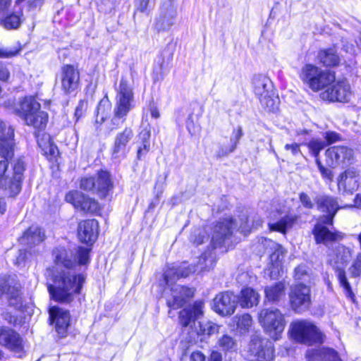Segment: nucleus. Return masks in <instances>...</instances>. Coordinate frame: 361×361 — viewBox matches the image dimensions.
<instances>
[{
  "instance_id": "nucleus-55",
  "label": "nucleus",
  "mask_w": 361,
  "mask_h": 361,
  "mask_svg": "<svg viewBox=\"0 0 361 361\" xmlns=\"http://www.w3.org/2000/svg\"><path fill=\"white\" fill-rule=\"evenodd\" d=\"M285 149L290 151L291 154L293 156H297L302 154L300 149V145L297 143L286 144L285 145Z\"/></svg>"
},
{
  "instance_id": "nucleus-41",
  "label": "nucleus",
  "mask_w": 361,
  "mask_h": 361,
  "mask_svg": "<svg viewBox=\"0 0 361 361\" xmlns=\"http://www.w3.org/2000/svg\"><path fill=\"white\" fill-rule=\"evenodd\" d=\"M214 264V256L212 253H204L200 257L197 264L195 266L197 271L202 272L212 269Z\"/></svg>"
},
{
  "instance_id": "nucleus-42",
  "label": "nucleus",
  "mask_w": 361,
  "mask_h": 361,
  "mask_svg": "<svg viewBox=\"0 0 361 361\" xmlns=\"http://www.w3.org/2000/svg\"><path fill=\"white\" fill-rule=\"evenodd\" d=\"M218 345L224 351H235L237 349V341L228 334H224L219 337Z\"/></svg>"
},
{
  "instance_id": "nucleus-30",
  "label": "nucleus",
  "mask_w": 361,
  "mask_h": 361,
  "mask_svg": "<svg viewBox=\"0 0 361 361\" xmlns=\"http://www.w3.org/2000/svg\"><path fill=\"white\" fill-rule=\"evenodd\" d=\"M44 238V231L38 226H32L24 232L23 236L20 238V242L23 245L32 246L39 244Z\"/></svg>"
},
{
  "instance_id": "nucleus-26",
  "label": "nucleus",
  "mask_w": 361,
  "mask_h": 361,
  "mask_svg": "<svg viewBox=\"0 0 361 361\" xmlns=\"http://www.w3.org/2000/svg\"><path fill=\"white\" fill-rule=\"evenodd\" d=\"M262 243L265 244H274V251L270 255V276L276 277L282 269V261L284 258L285 250L279 245L274 243L271 240L264 239Z\"/></svg>"
},
{
  "instance_id": "nucleus-62",
  "label": "nucleus",
  "mask_w": 361,
  "mask_h": 361,
  "mask_svg": "<svg viewBox=\"0 0 361 361\" xmlns=\"http://www.w3.org/2000/svg\"><path fill=\"white\" fill-rule=\"evenodd\" d=\"M11 6V0H0V12L6 11Z\"/></svg>"
},
{
  "instance_id": "nucleus-10",
  "label": "nucleus",
  "mask_w": 361,
  "mask_h": 361,
  "mask_svg": "<svg viewBox=\"0 0 361 361\" xmlns=\"http://www.w3.org/2000/svg\"><path fill=\"white\" fill-rule=\"evenodd\" d=\"M291 309L296 313L307 310L311 305L310 288L309 285L295 283L290 287L288 294Z\"/></svg>"
},
{
  "instance_id": "nucleus-60",
  "label": "nucleus",
  "mask_w": 361,
  "mask_h": 361,
  "mask_svg": "<svg viewBox=\"0 0 361 361\" xmlns=\"http://www.w3.org/2000/svg\"><path fill=\"white\" fill-rule=\"evenodd\" d=\"M10 76L8 70L4 66L0 65V80L6 81Z\"/></svg>"
},
{
  "instance_id": "nucleus-29",
  "label": "nucleus",
  "mask_w": 361,
  "mask_h": 361,
  "mask_svg": "<svg viewBox=\"0 0 361 361\" xmlns=\"http://www.w3.org/2000/svg\"><path fill=\"white\" fill-rule=\"evenodd\" d=\"M197 271L195 266L190 265L187 266L185 263H183L178 269H169L165 271L164 274V279L165 283L167 285L172 283V282L178 278L187 277L190 274Z\"/></svg>"
},
{
  "instance_id": "nucleus-47",
  "label": "nucleus",
  "mask_w": 361,
  "mask_h": 361,
  "mask_svg": "<svg viewBox=\"0 0 361 361\" xmlns=\"http://www.w3.org/2000/svg\"><path fill=\"white\" fill-rule=\"evenodd\" d=\"M353 250L344 245H339L336 250V255L338 261L342 264L348 263L352 257Z\"/></svg>"
},
{
  "instance_id": "nucleus-45",
  "label": "nucleus",
  "mask_w": 361,
  "mask_h": 361,
  "mask_svg": "<svg viewBox=\"0 0 361 361\" xmlns=\"http://www.w3.org/2000/svg\"><path fill=\"white\" fill-rule=\"evenodd\" d=\"M313 157H319L320 152L326 147L324 141L319 139H312L306 144Z\"/></svg>"
},
{
  "instance_id": "nucleus-48",
  "label": "nucleus",
  "mask_w": 361,
  "mask_h": 361,
  "mask_svg": "<svg viewBox=\"0 0 361 361\" xmlns=\"http://www.w3.org/2000/svg\"><path fill=\"white\" fill-rule=\"evenodd\" d=\"M140 136L142 140V146L139 147V148L137 149V156L139 159H141L142 155L146 154L149 151V143L148 140H149V138L150 136L149 131L145 130L144 132H142L140 133Z\"/></svg>"
},
{
  "instance_id": "nucleus-53",
  "label": "nucleus",
  "mask_w": 361,
  "mask_h": 361,
  "mask_svg": "<svg viewBox=\"0 0 361 361\" xmlns=\"http://www.w3.org/2000/svg\"><path fill=\"white\" fill-rule=\"evenodd\" d=\"M324 138L327 145L333 144L341 140V135L334 131H327L324 133Z\"/></svg>"
},
{
  "instance_id": "nucleus-7",
  "label": "nucleus",
  "mask_w": 361,
  "mask_h": 361,
  "mask_svg": "<svg viewBox=\"0 0 361 361\" xmlns=\"http://www.w3.org/2000/svg\"><path fill=\"white\" fill-rule=\"evenodd\" d=\"M80 188L96 194L100 198H105L109 195L114 185L109 173L102 170L94 176L82 177Z\"/></svg>"
},
{
  "instance_id": "nucleus-1",
  "label": "nucleus",
  "mask_w": 361,
  "mask_h": 361,
  "mask_svg": "<svg viewBox=\"0 0 361 361\" xmlns=\"http://www.w3.org/2000/svg\"><path fill=\"white\" fill-rule=\"evenodd\" d=\"M90 249L78 247L71 249L63 246L55 247L52 251L54 265L47 270L51 283L48 285L51 298L59 302L70 303L75 295L80 293L85 277L76 274L73 268L77 264L87 265L90 262Z\"/></svg>"
},
{
  "instance_id": "nucleus-5",
  "label": "nucleus",
  "mask_w": 361,
  "mask_h": 361,
  "mask_svg": "<svg viewBox=\"0 0 361 361\" xmlns=\"http://www.w3.org/2000/svg\"><path fill=\"white\" fill-rule=\"evenodd\" d=\"M116 90V106L112 121L114 124L118 125L119 123H117L118 120L122 119L121 123H123L126 120L125 117L134 106V93L133 87L125 76L121 77Z\"/></svg>"
},
{
  "instance_id": "nucleus-40",
  "label": "nucleus",
  "mask_w": 361,
  "mask_h": 361,
  "mask_svg": "<svg viewBox=\"0 0 361 361\" xmlns=\"http://www.w3.org/2000/svg\"><path fill=\"white\" fill-rule=\"evenodd\" d=\"M294 279L296 283L308 285L312 282L310 272L305 265H299L295 269Z\"/></svg>"
},
{
  "instance_id": "nucleus-64",
  "label": "nucleus",
  "mask_w": 361,
  "mask_h": 361,
  "mask_svg": "<svg viewBox=\"0 0 361 361\" xmlns=\"http://www.w3.org/2000/svg\"><path fill=\"white\" fill-rule=\"evenodd\" d=\"M319 171L324 177L329 178V176L331 175L330 170L325 168L324 166H322V167H320V169H319Z\"/></svg>"
},
{
  "instance_id": "nucleus-18",
  "label": "nucleus",
  "mask_w": 361,
  "mask_h": 361,
  "mask_svg": "<svg viewBox=\"0 0 361 361\" xmlns=\"http://www.w3.org/2000/svg\"><path fill=\"white\" fill-rule=\"evenodd\" d=\"M360 173L354 168H350L342 173L338 178L339 190L352 194L356 191L360 185Z\"/></svg>"
},
{
  "instance_id": "nucleus-36",
  "label": "nucleus",
  "mask_w": 361,
  "mask_h": 361,
  "mask_svg": "<svg viewBox=\"0 0 361 361\" xmlns=\"http://www.w3.org/2000/svg\"><path fill=\"white\" fill-rule=\"evenodd\" d=\"M295 218L293 216L286 215L276 222H269L268 225L271 231L285 233L287 229L292 227Z\"/></svg>"
},
{
  "instance_id": "nucleus-21",
  "label": "nucleus",
  "mask_w": 361,
  "mask_h": 361,
  "mask_svg": "<svg viewBox=\"0 0 361 361\" xmlns=\"http://www.w3.org/2000/svg\"><path fill=\"white\" fill-rule=\"evenodd\" d=\"M49 315L57 333L64 336L70 325L71 317L68 310L54 306L49 309Z\"/></svg>"
},
{
  "instance_id": "nucleus-51",
  "label": "nucleus",
  "mask_w": 361,
  "mask_h": 361,
  "mask_svg": "<svg viewBox=\"0 0 361 361\" xmlns=\"http://www.w3.org/2000/svg\"><path fill=\"white\" fill-rule=\"evenodd\" d=\"M19 51L18 49L0 47V58H11L16 56Z\"/></svg>"
},
{
  "instance_id": "nucleus-9",
  "label": "nucleus",
  "mask_w": 361,
  "mask_h": 361,
  "mask_svg": "<svg viewBox=\"0 0 361 361\" xmlns=\"http://www.w3.org/2000/svg\"><path fill=\"white\" fill-rule=\"evenodd\" d=\"M259 322L264 331L274 340H278L286 326L283 314L276 308L262 310L258 316Z\"/></svg>"
},
{
  "instance_id": "nucleus-32",
  "label": "nucleus",
  "mask_w": 361,
  "mask_h": 361,
  "mask_svg": "<svg viewBox=\"0 0 361 361\" xmlns=\"http://www.w3.org/2000/svg\"><path fill=\"white\" fill-rule=\"evenodd\" d=\"M8 154H1L0 153V188L9 190L12 183L11 178L6 175L8 167V160L14 155L13 149H11Z\"/></svg>"
},
{
  "instance_id": "nucleus-56",
  "label": "nucleus",
  "mask_w": 361,
  "mask_h": 361,
  "mask_svg": "<svg viewBox=\"0 0 361 361\" xmlns=\"http://www.w3.org/2000/svg\"><path fill=\"white\" fill-rule=\"evenodd\" d=\"M300 200L302 204L306 208L311 209L314 206L310 197L304 192L300 195Z\"/></svg>"
},
{
  "instance_id": "nucleus-49",
  "label": "nucleus",
  "mask_w": 361,
  "mask_h": 361,
  "mask_svg": "<svg viewBox=\"0 0 361 361\" xmlns=\"http://www.w3.org/2000/svg\"><path fill=\"white\" fill-rule=\"evenodd\" d=\"M352 276L354 277L360 276L361 274V252L357 253L349 269Z\"/></svg>"
},
{
  "instance_id": "nucleus-17",
  "label": "nucleus",
  "mask_w": 361,
  "mask_h": 361,
  "mask_svg": "<svg viewBox=\"0 0 361 361\" xmlns=\"http://www.w3.org/2000/svg\"><path fill=\"white\" fill-rule=\"evenodd\" d=\"M80 73L72 65H64L61 68V88L66 94L73 92L79 85Z\"/></svg>"
},
{
  "instance_id": "nucleus-33",
  "label": "nucleus",
  "mask_w": 361,
  "mask_h": 361,
  "mask_svg": "<svg viewBox=\"0 0 361 361\" xmlns=\"http://www.w3.org/2000/svg\"><path fill=\"white\" fill-rule=\"evenodd\" d=\"M259 294L251 288H243L238 298V302L243 308H250L259 303Z\"/></svg>"
},
{
  "instance_id": "nucleus-4",
  "label": "nucleus",
  "mask_w": 361,
  "mask_h": 361,
  "mask_svg": "<svg viewBox=\"0 0 361 361\" xmlns=\"http://www.w3.org/2000/svg\"><path fill=\"white\" fill-rule=\"evenodd\" d=\"M251 83L252 90L262 106L269 111L277 109L279 99L271 80L266 75L258 74L252 78Z\"/></svg>"
},
{
  "instance_id": "nucleus-25",
  "label": "nucleus",
  "mask_w": 361,
  "mask_h": 361,
  "mask_svg": "<svg viewBox=\"0 0 361 361\" xmlns=\"http://www.w3.org/2000/svg\"><path fill=\"white\" fill-rule=\"evenodd\" d=\"M6 294L10 306L16 310H21L24 307V298L22 286L20 283L8 281L6 287Z\"/></svg>"
},
{
  "instance_id": "nucleus-20",
  "label": "nucleus",
  "mask_w": 361,
  "mask_h": 361,
  "mask_svg": "<svg viewBox=\"0 0 361 361\" xmlns=\"http://www.w3.org/2000/svg\"><path fill=\"white\" fill-rule=\"evenodd\" d=\"M99 234V223L95 219H87L79 223L78 235L80 240L85 243H93Z\"/></svg>"
},
{
  "instance_id": "nucleus-12",
  "label": "nucleus",
  "mask_w": 361,
  "mask_h": 361,
  "mask_svg": "<svg viewBox=\"0 0 361 361\" xmlns=\"http://www.w3.org/2000/svg\"><path fill=\"white\" fill-rule=\"evenodd\" d=\"M65 200L80 211L91 214H98L100 212L101 208L99 202L80 191L72 190L68 192L66 195Z\"/></svg>"
},
{
  "instance_id": "nucleus-19",
  "label": "nucleus",
  "mask_w": 361,
  "mask_h": 361,
  "mask_svg": "<svg viewBox=\"0 0 361 361\" xmlns=\"http://www.w3.org/2000/svg\"><path fill=\"white\" fill-rule=\"evenodd\" d=\"M133 137V130L130 127H126L117 133L112 147V157L114 159L123 157L126 155L128 151L127 146Z\"/></svg>"
},
{
  "instance_id": "nucleus-58",
  "label": "nucleus",
  "mask_w": 361,
  "mask_h": 361,
  "mask_svg": "<svg viewBox=\"0 0 361 361\" xmlns=\"http://www.w3.org/2000/svg\"><path fill=\"white\" fill-rule=\"evenodd\" d=\"M342 49L347 53H352L354 51V46L352 43L348 40L343 39L342 41Z\"/></svg>"
},
{
  "instance_id": "nucleus-34",
  "label": "nucleus",
  "mask_w": 361,
  "mask_h": 361,
  "mask_svg": "<svg viewBox=\"0 0 361 361\" xmlns=\"http://www.w3.org/2000/svg\"><path fill=\"white\" fill-rule=\"evenodd\" d=\"M319 61L325 66H336L339 64L340 58L334 48L322 49L317 56Z\"/></svg>"
},
{
  "instance_id": "nucleus-22",
  "label": "nucleus",
  "mask_w": 361,
  "mask_h": 361,
  "mask_svg": "<svg viewBox=\"0 0 361 361\" xmlns=\"http://www.w3.org/2000/svg\"><path fill=\"white\" fill-rule=\"evenodd\" d=\"M195 290L180 285H175L171 288V299L167 300L169 307L177 309L182 307L193 297Z\"/></svg>"
},
{
  "instance_id": "nucleus-39",
  "label": "nucleus",
  "mask_w": 361,
  "mask_h": 361,
  "mask_svg": "<svg viewBox=\"0 0 361 361\" xmlns=\"http://www.w3.org/2000/svg\"><path fill=\"white\" fill-rule=\"evenodd\" d=\"M233 322L236 324L237 330L241 334L248 331L252 324V317L248 314L236 315Z\"/></svg>"
},
{
  "instance_id": "nucleus-46",
  "label": "nucleus",
  "mask_w": 361,
  "mask_h": 361,
  "mask_svg": "<svg viewBox=\"0 0 361 361\" xmlns=\"http://www.w3.org/2000/svg\"><path fill=\"white\" fill-rule=\"evenodd\" d=\"M173 24V13L160 16L156 22V27L158 30H164L171 27Z\"/></svg>"
},
{
  "instance_id": "nucleus-57",
  "label": "nucleus",
  "mask_w": 361,
  "mask_h": 361,
  "mask_svg": "<svg viewBox=\"0 0 361 361\" xmlns=\"http://www.w3.org/2000/svg\"><path fill=\"white\" fill-rule=\"evenodd\" d=\"M190 361H205V355L200 351H195L190 355Z\"/></svg>"
},
{
  "instance_id": "nucleus-3",
  "label": "nucleus",
  "mask_w": 361,
  "mask_h": 361,
  "mask_svg": "<svg viewBox=\"0 0 361 361\" xmlns=\"http://www.w3.org/2000/svg\"><path fill=\"white\" fill-rule=\"evenodd\" d=\"M13 112L27 126L35 130L36 136H38L37 133L44 130L47 126L48 114L41 111L40 104L33 97L20 99L13 107Z\"/></svg>"
},
{
  "instance_id": "nucleus-59",
  "label": "nucleus",
  "mask_w": 361,
  "mask_h": 361,
  "mask_svg": "<svg viewBox=\"0 0 361 361\" xmlns=\"http://www.w3.org/2000/svg\"><path fill=\"white\" fill-rule=\"evenodd\" d=\"M205 361H222L221 354L217 351H212L209 357H205Z\"/></svg>"
},
{
  "instance_id": "nucleus-8",
  "label": "nucleus",
  "mask_w": 361,
  "mask_h": 361,
  "mask_svg": "<svg viewBox=\"0 0 361 361\" xmlns=\"http://www.w3.org/2000/svg\"><path fill=\"white\" fill-rule=\"evenodd\" d=\"M290 329L293 338L299 343L312 345L314 343L324 341V335L308 320H295L290 324Z\"/></svg>"
},
{
  "instance_id": "nucleus-15",
  "label": "nucleus",
  "mask_w": 361,
  "mask_h": 361,
  "mask_svg": "<svg viewBox=\"0 0 361 361\" xmlns=\"http://www.w3.org/2000/svg\"><path fill=\"white\" fill-rule=\"evenodd\" d=\"M329 166L336 167L339 164H348L353 159V152L345 146H334L325 152Z\"/></svg>"
},
{
  "instance_id": "nucleus-6",
  "label": "nucleus",
  "mask_w": 361,
  "mask_h": 361,
  "mask_svg": "<svg viewBox=\"0 0 361 361\" xmlns=\"http://www.w3.org/2000/svg\"><path fill=\"white\" fill-rule=\"evenodd\" d=\"M300 77L312 91L318 92L334 82L335 73L313 64H306L302 68Z\"/></svg>"
},
{
  "instance_id": "nucleus-31",
  "label": "nucleus",
  "mask_w": 361,
  "mask_h": 361,
  "mask_svg": "<svg viewBox=\"0 0 361 361\" xmlns=\"http://www.w3.org/2000/svg\"><path fill=\"white\" fill-rule=\"evenodd\" d=\"M25 170V163L22 159H18L13 165V176L11 178L12 183L10 186V195H15L21 190V181Z\"/></svg>"
},
{
  "instance_id": "nucleus-13",
  "label": "nucleus",
  "mask_w": 361,
  "mask_h": 361,
  "mask_svg": "<svg viewBox=\"0 0 361 361\" xmlns=\"http://www.w3.org/2000/svg\"><path fill=\"white\" fill-rule=\"evenodd\" d=\"M237 226L232 219H226L217 223L213 228L211 245L213 248L226 246L232 231Z\"/></svg>"
},
{
  "instance_id": "nucleus-44",
  "label": "nucleus",
  "mask_w": 361,
  "mask_h": 361,
  "mask_svg": "<svg viewBox=\"0 0 361 361\" xmlns=\"http://www.w3.org/2000/svg\"><path fill=\"white\" fill-rule=\"evenodd\" d=\"M243 136V130L241 127H238L237 128H235L233 131V137L231 138V140L233 141V145L231 146L229 148H226L224 149H221L218 152V157H223L226 156L228 154L233 152L236 147V145L238 142H239L240 139Z\"/></svg>"
},
{
  "instance_id": "nucleus-63",
  "label": "nucleus",
  "mask_w": 361,
  "mask_h": 361,
  "mask_svg": "<svg viewBox=\"0 0 361 361\" xmlns=\"http://www.w3.org/2000/svg\"><path fill=\"white\" fill-rule=\"evenodd\" d=\"M150 114L151 116L154 118H158L160 116L159 111L156 106L154 104H150Z\"/></svg>"
},
{
  "instance_id": "nucleus-52",
  "label": "nucleus",
  "mask_w": 361,
  "mask_h": 361,
  "mask_svg": "<svg viewBox=\"0 0 361 361\" xmlns=\"http://www.w3.org/2000/svg\"><path fill=\"white\" fill-rule=\"evenodd\" d=\"M204 232L200 230H197L190 235V240L194 244L199 245L204 242V238H207L202 235Z\"/></svg>"
},
{
  "instance_id": "nucleus-28",
  "label": "nucleus",
  "mask_w": 361,
  "mask_h": 361,
  "mask_svg": "<svg viewBox=\"0 0 361 361\" xmlns=\"http://www.w3.org/2000/svg\"><path fill=\"white\" fill-rule=\"evenodd\" d=\"M14 131L11 127H8L6 123L0 119V153L1 154H8L11 149L14 147Z\"/></svg>"
},
{
  "instance_id": "nucleus-37",
  "label": "nucleus",
  "mask_w": 361,
  "mask_h": 361,
  "mask_svg": "<svg viewBox=\"0 0 361 361\" xmlns=\"http://www.w3.org/2000/svg\"><path fill=\"white\" fill-rule=\"evenodd\" d=\"M219 326L216 324L207 321L202 320L197 322L195 325V329L198 335H212L218 332Z\"/></svg>"
},
{
  "instance_id": "nucleus-50",
  "label": "nucleus",
  "mask_w": 361,
  "mask_h": 361,
  "mask_svg": "<svg viewBox=\"0 0 361 361\" xmlns=\"http://www.w3.org/2000/svg\"><path fill=\"white\" fill-rule=\"evenodd\" d=\"M87 109V102L85 100H80L75 108V117L76 121L82 117Z\"/></svg>"
},
{
  "instance_id": "nucleus-43",
  "label": "nucleus",
  "mask_w": 361,
  "mask_h": 361,
  "mask_svg": "<svg viewBox=\"0 0 361 361\" xmlns=\"http://www.w3.org/2000/svg\"><path fill=\"white\" fill-rule=\"evenodd\" d=\"M337 277L341 286L343 288L346 297L353 301L355 295L347 279L345 271L343 269H338Z\"/></svg>"
},
{
  "instance_id": "nucleus-11",
  "label": "nucleus",
  "mask_w": 361,
  "mask_h": 361,
  "mask_svg": "<svg viewBox=\"0 0 361 361\" xmlns=\"http://www.w3.org/2000/svg\"><path fill=\"white\" fill-rule=\"evenodd\" d=\"M321 94V97L324 100L330 102H348L352 95L350 86L345 79H341L333 82Z\"/></svg>"
},
{
  "instance_id": "nucleus-38",
  "label": "nucleus",
  "mask_w": 361,
  "mask_h": 361,
  "mask_svg": "<svg viewBox=\"0 0 361 361\" xmlns=\"http://www.w3.org/2000/svg\"><path fill=\"white\" fill-rule=\"evenodd\" d=\"M21 16L22 11L12 13L8 15L2 20V26L6 30L18 28L22 23Z\"/></svg>"
},
{
  "instance_id": "nucleus-24",
  "label": "nucleus",
  "mask_w": 361,
  "mask_h": 361,
  "mask_svg": "<svg viewBox=\"0 0 361 361\" xmlns=\"http://www.w3.org/2000/svg\"><path fill=\"white\" fill-rule=\"evenodd\" d=\"M0 345L16 353L20 352L23 349L22 341L19 335L7 327H0Z\"/></svg>"
},
{
  "instance_id": "nucleus-54",
  "label": "nucleus",
  "mask_w": 361,
  "mask_h": 361,
  "mask_svg": "<svg viewBox=\"0 0 361 361\" xmlns=\"http://www.w3.org/2000/svg\"><path fill=\"white\" fill-rule=\"evenodd\" d=\"M240 224L238 230L244 235H247L251 231L250 226L248 225L247 217L246 215H243L240 219Z\"/></svg>"
},
{
  "instance_id": "nucleus-27",
  "label": "nucleus",
  "mask_w": 361,
  "mask_h": 361,
  "mask_svg": "<svg viewBox=\"0 0 361 361\" xmlns=\"http://www.w3.org/2000/svg\"><path fill=\"white\" fill-rule=\"evenodd\" d=\"M306 356L308 361H341L337 352L324 347L309 350Z\"/></svg>"
},
{
  "instance_id": "nucleus-61",
  "label": "nucleus",
  "mask_w": 361,
  "mask_h": 361,
  "mask_svg": "<svg viewBox=\"0 0 361 361\" xmlns=\"http://www.w3.org/2000/svg\"><path fill=\"white\" fill-rule=\"evenodd\" d=\"M186 128L190 134L192 135L194 133H195V126L191 116H189L186 122Z\"/></svg>"
},
{
  "instance_id": "nucleus-16",
  "label": "nucleus",
  "mask_w": 361,
  "mask_h": 361,
  "mask_svg": "<svg viewBox=\"0 0 361 361\" xmlns=\"http://www.w3.org/2000/svg\"><path fill=\"white\" fill-rule=\"evenodd\" d=\"M238 298L231 292H224L217 295L214 299V311L223 316L232 314L235 310Z\"/></svg>"
},
{
  "instance_id": "nucleus-2",
  "label": "nucleus",
  "mask_w": 361,
  "mask_h": 361,
  "mask_svg": "<svg viewBox=\"0 0 361 361\" xmlns=\"http://www.w3.org/2000/svg\"><path fill=\"white\" fill-rule=\"evenodd\" d=\"M314 201L317 209L323 213L326 214L321 216L313 230V234L316 243H323L324 245L341 240L344 235L338 231H331L326 226V224L332 225L333 219L337 211L342 208L339 206L336 197L331 195H322L316 197Z\"/></svg>"
},
{
  "instance_id": "nucleus-14",
  "label": "nucleus",
  "mask_w": 361,
  "mask_h": 361,
  "mask_svg": "<svg viewBox=\"0 0 361 361\" xmlns=\"http://www.w3.org/2000/svg\"><path fill=\"white\" fill-rule=\"evenodd\" d=\"M250 352L257 357V361H273L274 357V345L271 341L257 336L252 338L250 345Z\"/></svg>"
},
{
  "instance_id": "nucleus-23",
  "label": "nucleus",
  "mask_w": 361,
  "mask_h": 361,
  "mask_svg": "<svg viewBox=\"0 0 361 361\" xmlns=\"http://www.w3.org/2000/svg\"><path fill=\"white\" fill-rule=\"evenodd\" d=\"M204 303L197 301L192 306L184 308L179 312V322L183 326H191L192 324L195 325V320L200 319L203 314Z\"/></svg>"
},
{
  "instance_id": "nucleus-35",
  "label": "nucleus",
  "mask_w": 361,
  "mask_h": 361,
  "mask_svg": "<svg viewBox=\"0 0 361 361\" xmlns=\"http://www.w3.org/2000/svg\"><path fill=\"white\" fill-rule=\"evenodd\" d=\"M285 289V284L282 282L268 286L265 288L266 298L270 302H277L284 296Z\"/></svg>"
}]
</instances>
